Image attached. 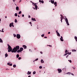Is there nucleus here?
Here are the masks:
<instances>
[{"label": "nucleus", "instance_id": "4be33fe9", "mask_svg": "<svg viewBox=\"0 0 77 77\" xmlns=\"http://www.w3.org/2000/svg\"><path fill=\"white\" fill-rule=\"evenodd\" d=\"M19 54H17V55H16V57L17 58H18V57H19Z\"/></svg>", "mask_w": 77, "mask_h": 77}, {"label": "nucleus", "instance_id": "ddd939ff", "mask_svg": "<svg viewBox=\"0 0 77 77\" xmlns=\"http://www.w3.org/2000/svg\"><path fill=\"white\" fill-rule=\"evenodd\" d=\"M41 62L42 63H44V60L42 59L41 60Z\"/></svg>", "mask_w": 77, "mask_h": 77}, {"label": "nucleus", "instance_id": "412c9836", "mask_svg": "<svg viewBox=\"0 0 77 77\" xmlns=\"http://www.w3.org/2000/svg\"><path fill=\"white\" fill-rule=\"evenodd\" d=\"M72 52H75L76 51V50L75 49H72Z\"/></svg>", "mask_w": 77, "mask_h": 77}, {"label": "nucleus", "instance_id": "20e7f679", "mask_svg": "<svg viewBox=\"0 0 77 77\" xmlns=\"http://www.w3.org/2000/svg\"><path fill=\"white\" fill-rule=\"evenodd\" d=\"M33 6H35V10H37V9H38V6H37L36 4V3H35L34 5H33Z\"/></svg>", "mask_w": 77, "mask_h": 77}, {"label": "nucleus", "instance_id": "aec40b11", "mask_svg": "<svg viewBox=\"0 0 77 77\" xmlns=\"http://www.w3.org/2000/svg\"><path fill=\"white\" fill-rule=\"evenodd\" d=\"M5 57H8V54H7V53H6L5 55Z\"/></svg>", "mask_w": 77, "mask_h": 77}, {"label": "nucleus", "instance_id": "9d476101", "mask_svg": "<svg viewBox=\"0 0 77 77\" xmlns=\"http://www.w3.org/2000/svg\"><path fill=\"white\" fill-rule=\"evenodd\" d=\"M31 72H31L28 71L27 72V74H28V75H30V74H31Z\"/></svg>", "mask_w": 77, "mask_h": 77}, {"label": "nucleus", "instance_id": "c85d7f7f", "mask_svg": "<svg viewBox=\"0 0 77 77\" xmlns=\"http://www.w3.org/2000/svg\"><path fill=\"white\" fill-rule=\"evenodd\" d=\"M65 53H68V50H66L65 51Z\"/></svg>", "mask_w": 77, "mask_h": 77}, {"label": "nucleus", "instance_id": "774afa93", "mask_svg": "<svg viewBox=\"0 0 77 77\" xmlns=\"http://www.w3.org/2000/svg\"><path fill=\"white\" fill-rule=\"evenodd\" d=\"M8 68H7V69H6V70H8Z\"/></svg>", "mask_w": 77, "mask_h": 77}, {"label": "nucleus", "instance_id": "de8ad7c7", "mask_svg": "<svg viewBox=\"0 0 77 77\" xmlns=\"http://www.w3.org/2000/svg\"><path fill=\"white\" fill-rule=\"evenodd\" d=\"M69 56V55H68L66 56V58H68V57Z\"/></svg>", "mask_w": 77, "mask_h": 77}, {"label": "nucleus", "instance_id": "2f4dec72", "mask_svg": "<svg viewBox=\"0 0 77 77\" xmlns=\"http://www.w3.org/2000/svg\"><path fill=\"white\" fill-rule=\"evenodd\" d=\"M14 21L15 23H17V19H15Z\"/></svg>", "mask_w": 77, "mask_h": 77}, {"label": "nucleus", "instance_id": "7ed1b4c3", "mask_svg": "<svg viewBox=\"0 0 77 77\" xmlns=\"http://www.w3.org/2000/svg\"><path fill=\"white\" fill-rule=\"evenodd\" d=\"M64 19H65V21L67 25V26H69V22H68V19L66 16H65V18Z\"/></svg>", "mask_w": 77, "mask_h": 77}, {"label": "nucleus", "instance_id": "5701e85b", "mask_svg": "<svg viewBox=\"0 0 77 77\" xmlns=\"http://www.w3.org/2000/svg\"><path fill=\"white\" fill-rule=\"evenodd\" d=\"M19 9V7H18L17 6L16 7V10L18 11Z\"/></svg>", "mask_w": 77, "mask_h": 77}, {"label": "nucleus", "instance_id": "f8f14e48", "mask_svg": "<svg viewBox=\"0 0 77 77\" xmlns=\"http://www.w3.org/2000/svg\"><path fill=\"white\" fill-rule=\"evenodd\" d=\"M51 2L52 4H54V0H51Z\"/></svg>", "mask_w": 77, "mask_h": 77}, {"label": "nucleus", "instance_id": "7c9ffc66", "mask_svg": "<svg viewBox=\"0 0 77 77\" xmlns=\"http://www.w3.org/2000/svg\"><path fill=\"white\" fill-rule=\"evenodd\" d=\"M33 74H36V72L35 71H34L33 72Z\"/></svg>", "mask_w": 77, "mask_h": 77}, {"label": "nucleus", "instance_id": "6e6552de", "mask_svg": "<svg viewBox=\"0 0 77 77\" xmlns=\"http://www.w3.org/2000/svg\"><path fill=\"white\" fill-rule=\"evenodd\" d=\"M23 47L24 48V49H26V48H27V46L25 45H23Z\"/></svg>", "mask_w": 77, "mask_h": 77}, {"label": "nucleus", "instance_id": "338daca9", "mask_svg": "<svg viewBox=\"0 0 77 77\" xmlns=\"http://www.w3.org/2000/svg\"><path fill=\"white\" fill-rule=\"evenodd\" d=\"M5 18H7V16H5Z\"/></svg>", "mask_w": 77, "mask_h": 77}, {"label": "nucleus", "instance_id": "79ce46f5", "mask_svg": "<svg viewBox=\"0 0 77 77\" xmlns=\"http://www.w3.org/2000/svg\"><path fill=\"white\" fill-rule=\"evenodd\" d=\"M47 46H49V47H52V46L51 45H47Z\"/></svg>", "mask_w": 77, "mask_h": 77}, {"label": "nucleus", "instance_id": "69168bd1", "mask_svg": "<svg viewBox=\"0 0 77 77\" xmlns=\"http://www.w3.org/2000/svg\"><path fill=\"white\" fill-rule=\"evenodd\" d=\"M18 17H20V15H18Z\"/></svg>", "mask_w": 77, "mask_h": 77}, {"label": "nucleus", "instance_id": "5fc2aeb1", "mask_svg": "<svg viewBox=\"0 0 77 77\" xmlns=\"http://www.w3.org/2000/svg\"><path fill=\"white\" fill-rule=\"evenodd\" d=\"M29 24H32V22H29Z\"/></svg>", "mask_w": 77, "mask_h": 77}, {"label": "nucleus", "instance_id": "bb28decb", "mask_svg": "<svg viewBox=\"0 0 77 77\" xmlns=\"http://www.w3.org/2000/svg\"><path fill=\"white\" fill-rule=\"evenodd\" d=\"M14 16H15V17H17V16H18V14H17V13H15L14 14Z\"/></svg>", "mask_w": 77, "mask_h": 77}, {"label": "nucleus", "instance_id": "393cba45", "mask_svg": "<svg viewBox=\"0 0 77 77\" xmlns=\"http://www.w3.org/2000/svg\"><path fill=\"white\" fill-rule=\"evenodd\" d=\"M39 2H40V3H44V1H43V0H42Z\"/></svg>", "mask_w": 77, "mask_h": 77}, {"label": "nucleus", "instance_id": "052dcab7", "mask_svg": "<svg viewBox=\"0 0 77 77\" xmlns=\"http://www.w3.org/2000/svg\"><path fill=\"white\" fill-rule=\"evenodd\" d=\"M56 6H57V4L55 5V7H56Z\"/></svg>", "mask_w": 77, "mask_h": 77}, {"label": "nucleus", "instance_id": "6e6d98bb", "mask_svg": "<svg viewBox=\"0 0 77 77\" xmlns=\"http://www.w3.org/2000/svg\"><path fill=\"white\" fill-rule=\"evenodd\" d=\"M48 34H50V32H48Z\"/></svg>", "mask_w": 77, "mask_h": 77}, {"label": "nucleus", "instance_id": "f03ea898", "mask_svg": "<svg viewBox=\"0 0 77 77\" xmlns=\"http://www.w3.org/2000/svg\"><path fill=\"white\" fill-rule=\"evenodd\" d=\"M8 52H11V51L12 52V47L11 46L8 44Z\"/></svg>", "mask_w": 77, "mask_h": 77}, {"label": "nucleus", "instance_id": "9b49d317", "mask_svg": "<svg viewBox=\"0 0 77 77\" xmlns=\"http://www.w3.org/2000/svg\"><path fill=\"white\" fill-rule=\"evenodd\" d=\"M60 40L61 41H63V37L62 36H61V38H60Z\"/></svg>", "mask_w": 77, "mask_h": 77}, {"label": "nucleus", "instance_id": "2eb2a0df", "mask_svg": "<svg viewBox=\"0 0 77 77\" xmlns=\"http://www.w3.org/2000/svg\"><path fill=\"white\" fill-rule=\"evenodd\" d=\"M32 20L33 21H36V19H35V18H33V17L32 18Z\"/></svg>", "mask_w": 77, "mask_h": 77}, {"label": "nucleus", "instance_id": "b1692460", "mask_svg": "<svg viewBox=\"0 0 77 77\" xmlns=\"http://www.w3.org/2000/svg\"><path fill=\"white\" fill-rule=\"evenodd\" d=\"M16 66H16V65H15V64H14L13 65V68H16Z\"/></svg>", "mask_w": 77, "mask_h": 77}, {"label": "nucleus", "instance_id": "09e8293b", "mask_svg": "<svg viewBox=\"0 0 77 77\" xmlns=\"http://www.w3.org/2000/svg\"><path fill=\"white\" fill-rule=\"evenodd\" d=\"M7 65H10V63H7Z\"/></svg>", "mask_w": 77, "mask_h": 77}, {"label": "nucleus", "instance_id": "c9c22d12", "mask_svg": "<svg viewBox=\"0 0 77 77\" xmlns=\"http://www.w3.org/2000/svg\"><path fill=\"white\" fill-rule=\"evenodd\" d=\"M21 14V11H20L19 12L18 14Z\"/></svg>", "mask_w": 77, "mask_h": 77}, {"label": "nucleus", "instance_id": "ea45409f", "mask_svg": "<svg viewBox=\"0 0 77 77\" xmlns=\"http://www.w3.org/2000/svg\"><path fill=\"white\" fill-rule=\"evenodd\" d=\"M69 62H70V63H72V61H71V60H69Z\"/></svg>", "mask_w": 77, "mask_h": 77}, {"label": "nucleus", "instance_id": "e2e57ef3", "mask_svg": "<svg viewBox=\"0 0 77 77\" xmlns=\"http://www.w3.org/2000/svg\"><path fill=\"white\" fill-rule=\"evenodd\" d=\"M14 2H15V0H13Z\"/></svg>", "mask_w": 77, "mask_h": 77}, {"label": "nucleus", "instance_id": "49530a36", "mask_svg": "<svg viewBox=\"0 0 77 77\" xmlns=\"http://www.w3.org/2000/svg\"><path fill=\"white\" fill-rule=\"evenodd\" d=\"M72 68L74 69H75V67H72Z\"/></svg>", "mask_w": 77, "mask_h": 77}, {"label": "nucleus", "instance_id": "a18cd8bd", "mask_svg": "<svg viewBox=\"0 0 77 77\" xmlns=\"http://www.w3.org/2000/svg\"><path fill=\"white\" fill-rule=\"evenodd\" d=\"M9 66H12V63H11L10 64Z\"/></svg>", "mask_w": 77, "mask_h": 77}, {"label": "nucleus", "instance_id": "dca6fc26", "mask_svg": "<svg viewBox=\"0 0 77 77\" xmlns=\"http://www.w3.org/2000/svg\"><path fill=\"white\" fill-rule=\"evenodd\" d=\"M20 52H21V51L20 50V49H18L17 51V53H20Z\"/></svg>", "mask_w": 77, "mask_h": 77}, {"label": "nucleus", "instance_id": "1a4fd4ad", "mask_svg": "<svg viewBox=\"0 0 77 77\" xmlns=\"http://www.w3.org/2000/svg\"><path fill=\"white\" fill-rule=\"evenodd\" d=\"M60 19H61V23H62V20L63 19V16H61Z\"/></svg>", "mask_w": 77, "mask_h": 77}, {"label": "nucleus", "instance_id": "f704fd0d", "mask_svg": "<svg viewBox=\"0 0 77 77\" xmlns=\"http://www.w3.org/2000/svg\"><path fill=\"white\" fill-rule=\"evenodd\" d=\"M42 66H39V68L40 69H42Z\"/></svg>", "mask_w": 77, "mask_h": 77}, {"label": "nucleus", "instance_id": "bf43d9fd", "mask_svg": "<svg viewBox=\"0 0 77 77\" xmlns=\"http://www.w3.org/2000/svg\"><path fill=\"white\" fill-rule=\"evenodd\" d=\"M28 18H30V15H29V16H28Z\"/></svg>", "mask_w": 77, "mask_h": 77}, {"label": "nucleus", "instance_id": "a19ab883", "mask_svg": "<svg viewBox=\"0 0 77 77\" xmlns=\"http://www.w3.org/2000/svg\"><path fill=\"white\" fill-rule=\"evenodd\" d=\"M37 60H38V58H37L35 60V61H37Z\"/></svg>", "mask_w": 77, "mask_h": 77}, {"label": "nucleus", "instance_id": "8fccbe9b", "mask_svg": "<svg viewBox=\"0 0 77 77\" xmlns=\"http://www.w3.org/2000/svg\"><path fill=\"white\" fill-rule=\"evenodd\" d=\"M71 75H72L74 76V74H73V73H71Z\"/></svg>", "mask_w": 77, "mask_h": 77}, {"label": "nucleus", "instance_id": "680f3d73", "mask_svg": "<svg viewBox=\"0 0 77 77\" xmlns=\"http://www.w3.org/2000/svg\"><path fill=\"white\" fill-rule=\"evenodd\" d=\"M21 1H22V0H20L19 1V2H21Z\"/></svg>", "mask_w": 77, "mask_h": 77}, {"label": "nucleus", "instance_id": "13d9d810", "mask_svg": "<svg viewBox=\"0 0 77 77\" xmlns=\"http://www.w3.org/2000/svg\"><path fill=\"white\" fill-rule=\"evenodd\" d=\"M33 9H34V10H35V7H33Z\"/></svg>", "mask_w": 77, "mask_h": 77}, {"label": "nucleus", "instance_id": "423d86ee", "mask_svg": "<svg viewBox=\"0 0 77 77\" xmlns=\"http://www.w3.org/2000/svg\"><path fill=\"white\" fill-rule=\"evenodd\" d=\"M57 30L56 31V32L57 33V36H59V37H60V34L57 31Z\"/></svg>", "mask_w": 77, "mask_h": 77}, {"label": "nucleus", "instance_id": "473e14b6", "mask_svg": "<svg viewBox=\"0 0 77 77\" xmlns=\"http://www.w3.org/2000/svg\"><path fill=\"white\" fill-rule=\"evenodd\" d=\"M54 3V5H57V2H55Z\"/></svg>", "mask_w": 77, "mask_h": 77}, {"label": "nucleus", "instance_id": "c03bdc74", "mask_svg": "<svg viewBox=\"0 0 77 77\" xmlns=\"http://www.w3.org/2000/svg\"><path fill=\"white\" fill-rule=\"evenodd\" d=\"M29 51H30V52H32V50L31 49H29Z\"/></svg>", "mask_w": 77, "mask_h": 77}, {"label": "nucleus", "instance_id": "603ef678", "mask_svg": "<svg viewBox=\"0 0 77 77\" xmlns=\"http://www.w3.org/2000/svg\"><path fill=\"white\" fill-rule=\"evenodd\" d=\"M12 26L13 27H14V23H13V24H12Z\"/></svg>", "mask_w": 77, "mask_h": 77}, {"label": "nucleus", "instance_id": "4d7b16f0", "mask_svg": "<svg viewBox=\"0 0 77 77\" xmlns=\"http://www.w3.org/2000/svg\"><path fill=\"white\" fill-rule=\"evenodd\" d=\"M44 38H47V37H46V36H45L44 37Z\"/></svg>", "mask_w": 77, "mask_h": 77}, {"label": "nucleus", "instance_id": "cd10ccee", "mask_svg": "<svg viewBox=\"0 0 77 77\" xmlns=\"http://www.w3.org/2000/svg\"><path fill=\"white\" fill-rule=\"evenodd\" d=\"M68 54V53H66L63 56H66Z\"/></svg>", "mask_w": 77, "mask_h": 77}, {"label": "nucleus", "instance_id": "4c0bfd02", "mask_svg": "<svg viewBox=\"0 0 77 77\" xmlns=\"http://www.w3.org/2000/svg\"><path fill=\"white\" fill-rule=\"evenodd\" d=\"M18 60H20V59H21V57H19L18 58Z\"/></svg>", "mask_w": 77, "mask_h": 77}, {"label": "nucleus", "instance_id": "a211bd4d", "mask_svg": "<svg viewBox=\"0 0 77 77\" xmlns=\"http://www.w3.org/2000/svg\"><path fill=\"white\" fill-rule=\"evenodd\" d=\"M0 42L3 43V40L1 38H0Z\"/></svg>", "mask_w": 77, "mask_h": 77}, {"label": "nucleus", "instance_id": "72a5a7b5", "mask_svg": "<svg viewBox=\"0 0 77 77\" xmlns=\"http://www.w3.org/2000/svg\"><path fill=\"white\" fill-rule=\"evenodd\" d=\"M42 37H44V34H43L41 35Z\"/></svg>", "mask_w": 77, "mask_h": 77}, {"label": "nucleus", "instance_id": "f3484780", "mask_svg": "<svg viewBox=\"0 0 77 77\" xmlns=\"http://www.w3.org/2000/svg\"><path fill=\"white\" fill-rule=\"evenodd\" d=\"M12 24H13V23H10L9 26L10 27H11L12 26Z\"/></svg>", "mask_w": 77, "mask_h": 77}, {"label": "nucleus", "instance_id": "4468645a", "mask_svg": "<svg viewBox=\"0 0 77 77\" xmlns=\"http://www.w3.org/2000/svg\"><path fill=\"white\" fill-rule=\"evenodd\" d=\"M20 50L21 51V52H22V51H23L24 49H23V48H20Z\"/></svg>", "mask_w": 77, "mask_h": 77}, {"label": "nucleus", "instance_id": "0eeeda50", "mask_svg": "<svg viewBox=\"0 0 77 77\" xmlns=\"http://www.w3.org/2000/svg\"><path fill=\"white\" fill-rule=\"evenodd\" d=\"M57 71L58 72V73H60L62 72V70L60 69H57Z\"/></svg>", "mask_w": 77, "mask_h": 77}, {"label": "nucleus", "instance_id": "f257e3e1", "mask_svg": "<svg viewBox=\"0 0 77 77\" xmlns=\"http://www.w3.org/2000/svg\"><path fill=\"white\" fill-rule=\"evenodd\" d=\"M20 49V46H16V47H14V48L12 49L11 51L12 53H16Z\"/></svg>", "mask_w": 77, "mask_h": 77}, {"label": "nucleus", "instance_id": "6ab92c4d", "mask_svg": "<svg viewBox=\"0 0 77 77\" xmlns=\"http://www.w3.org/2000/svg\"><path fill=\"white\" fill-rule=\"evenodd\" d=\"M74 38L75 40L77 42V37L76 36H75Z\"/></svg>", "mask_w": 77, "mask_h": 77}, {"label": "nucleus", "instance_id": "37998d69", "mask_svg": "<svg viewBox=\"0 0 77 77\" xmlns=\"http://www.w3.org/2000/svg\"><path fill=\"white\" fill-rule=\"evenodd\" d=\"M69 54H71V52H68Z\"/></svg>", "mask_w": 77, "mask_h": 77}, {"label": "nucleus", "instance_id": "0e129e2a", "mask_svg": "<svg viewBox=\"0 0 77 77\" xmlns=\"http://www.w3.org/2000/svg\"><path fill=\"white\" fill-rule=\"evenodd\" d=\"M1 19H0V23H1Z\"/></svg>", "mask_w": 77, "mask_h": 77}, {"label": "nucleus", "instance_id": "39448f33", "mask_svg": "<svg viewBox=\"0 0 77 77\" xmlns=\"http://www.w3.org/2000/svg\"><path fill=\"white\" fill-rule=\"evenodd\" d=\"M16 37L17 39H20L21 38V36L20 34H17V35Z\"/></svg>", "mask_w": 77, "mask_h": 77}, {"label": "nucleus", "instance_id": "a878e982", "mask_svg": "<svg viewBox=\"0 0 77 77\" xmlns=\"http://www.w3.org/2000/svg\"><path fill=\"white\" fill-rule=\"evenodd\" d=\"M67 74H69V75H70V74H71V73L70 72H68L67 73H66Z\"/></svg>", "mask_w": 77, "mask_h": 77}, {"label": "nucleus", "instance_id": "3c124183", "mask_svg": "<svg viewBox=\"0 0 77 77\" xmlns=\"http://www.w3.org/2000/svg\"><path fill=\"white\" fill-rule=\"evenodd\" d=\"M22 17H24V15L22 14Z\"/></svg>", "mask_w": 77, "mask_h": 77}, {"label": "nucleus", "instance_id": "e433bc0d", "mask_svg": "<svg viewBox=\"0 0 77 77\" xmlns=\"http://www.w3.org/2000/svg\"><path fill=\"white\" fill-rule=\"evenodd\" d=\"M3 30H4V29L3 28L2 29V32H4V31H3Z\"/></svg>", "mask_w": 77, "mask_h": 77}, {"label": "nucleus", "instance_id": "c756f323", "mask_svg": "<svg viewBox=\"0 0 77 77\" xmlns=\"http://www.w3.org/2000/svg\"><path fill=\"white\" fill-rule=\"evenodd\" d=\"M13 35H14V37H16V36H17V35H16V34H14Z\"/></svg>", "mask_w": 77, "mask_h": 77}, {"label": "nucleus", "instance_id": "58836bf2", "mask_svg": "<svg viewBox=\"0 0 77 77\" xmlns=\"http://www.w3.org/2000/svg\"><path fill=\"white\" fill-rule=\"evenodd\" d=\"M30 2H31V3H32V5H34V2H32V1H30Z\"/></svg>", "mask_w": 77, "mask_h": 77}, {"label": "nucleus", "instance_id": "864d4df0", "mask_svg": "<svg viewBox=\"0 0 77 77\" xmlns=\"http://www.w3.org/2000/svg\"><path fill=\"white\" fill-rule=\"evenodd\" d=\"M40 53L41 54H42L43 53H42V51H40Z\"/></svg>", "mask_w": 77, "mask_h": 77}]
</instances>
